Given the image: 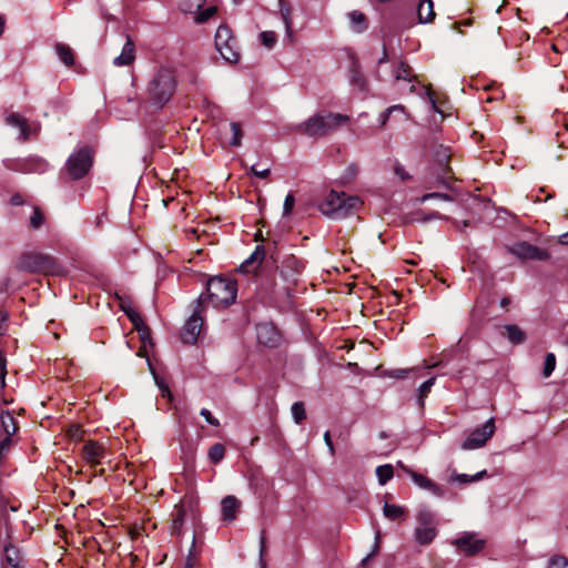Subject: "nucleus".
Segmentation results:
<instances>
[{"mask_svg":"<svg viewBox=\"0 0 568 568\" xmlns=\"http://www.w3.org/2000/svg\"><path fill=\"white\" fill-rule=\"evenodd\" d=\"M175 88L174 70L170 67H160L148 84L146 99L152 105L163 108L172 98Z\"/></svg>","mask_w":568,"mask_h":568,"instance_id":"1","label":"nucleus"},{"mask_svg":"<svg viewBox=\"0 0 568 568\" xmlns=\"http://www.w3.org/2000/svg\"><path fill=\"white\" fill-rule=\"evenodd\" d=\"M349 121V116L333 112H318L298 124L297 131L313 138L325 136Z\"/></svg>","mask_w":568,"mask_h":568,"instance_id":"2","label":"nucleus"},{"mask_svg":"<svg viewBox=\"0 0 568 568\" xmlns=\"http://www.w3.org/2000/svg\"><path fill=\"white\" fill-rule=\"evenodd\" d=\"M206 291L213 307H226L235 302L237 285L234 280L215 276L207 282Z\"/></svg>","mask_w":568,"mask_h":568,"instance_id":"3","label":"nucleus"},{"mask_svg":"<svg viewBox=\"0 0 568 568\" xmlns=\"http://www.w3.org/2000/svg\"><path fill=\"white\" fill-rule=\"evenodd\" d=\"M93 164V152L90 148L83 146L70 154L65 163V171L70 179L80 180L84 178Z\"/></svg>","mask_w":568,"mask_h":568,"instance_id":"4","label":"nucleus"},{"mask_svg":"<svg viewBox=\"0 0 568 568\" xmlns=\"http://www.w3.org/2000/svg\"><path fill=\"white\" fill-rule=\"evenodd\" d=\"M215 49L226 62H239L241 54L237 48V41L229 27L220 26L217 28L215 33Z\"/></svg>","mask_w":568,"mask_h":568,"instance_id":"5","label":"nucleus"},{"mask_svg":"<svg viewBox=\"0 0 568 568\" xmlns=\"http://www.w3.org/2000/svg\"><path fill=\"white\" fill-rule=\"evenodd\" d=\"M417 521L415 540L423 546L429 545L438 532L434 514L428 510H422L417 515Z\"/></svg>","mask_w":568,"mask_h":568,"instance_id":"6","label":"nucleus"},{"mask_svg":"<svg viewBox=\"0 0 568 568\" xmlns=\"http://www.w3.org/2000/svg\"><path fill=\"white\" fill-rule=\"evenodd\" d=\"M495 420L489 418L480 428L474 429L462 444L464 450H474L481 448L493 437L495 433Z\"/></svg>","mask_w":568,"mask_h":568,"instance_id":"7","label":"nucleus"},{"mask_svg":"<svg viewBox=\"0 0 568 568\" xmlns=\"http://www.w3.org/2000/svg\"><path fill=\"white\" fill-rule=\"evenodd\" d=\"M450 151L448 148L439 145L434 152V171L436 174V185H447L452 179V169L449 166Z\"/></svg>","mask_w":568,"mask_h":568,"instance_id":"8","label":"nucleus"},{"mask_svg":"<svg viewBox=\"0 0 568 568\" xmlns=\"http://www.w3.org/2000/svg\"><path fill=\"white\" fill-rule=\"evenodd\" d=\"M4 166L17 172L41 174L49 169V163L44 159L34 155L26 159L6 160Z\"/></svg>","mask_w":568,"mask_h":568,"instance_id":"9","label":"nucleus"},{"mask_svg":"<svg viewBox=\"0 0 568 568\" xmlns=\"http://www.w3.org/2000/svg\"><path fill=\"white\" fill-rule=\"evenodd\" d=\"M304 262L294 254H284L277 266L280 275L288 283H296L297 276L304 271Z\"/></svg>","mask_w":568,"mask_h":568,"instance_id":"10","label":"nucleus"},{"mask_svg":"<svg viewBox=\"0 0 568 568\" xmlns=\"http://www.w3.org/2000/svg\"><path fill=\"white\" fill-rule=\"evenodd\" d=\"M52 264V260L48 255L27 253L21 255L17 262V268L30 273L48 270Z\"/></svg>","mask_w":568,"mask_h":568,"instance_id":"11","label":"nucleus"},{"mask_svg":"<svg viewBox=\"0 0 568 568\" xmlns=\"http://www.w3.org/2000/svg\"><path fill=\"white\" fill-rule=\"evenodd\" d=\"M458 551L473 556L481 551L485 547V540L477 538L475 534L465 532L463 536L452 541Z\"/></svg>","mask_w":568,"mask_h":568,"instance_id":"12","label":"nucleus"},{"mask_svg":"<svg viewBox=\"0 0 568 568\" xmlns=\"http://www.w3.org/2000/svg\"><path fill=\"white\" fill-rule=\"evenodd\" d=\"M343 194L332 190L320 203V211L328 217H342Z\"/></svg>","mask_w":568,"mask_h":568,"instance_id":"13","label":"nucleus"},{"mask_svg":"<svg viewBox=\"0 0 568 568\" xmlns=\"http://www.w3.org/2000/svg\"><path fill=\"white\" fill-rule=\"evenodd\" d=\"M510 253L524 260L544 261L549 258V253L546 250L539 248L527 242H520L510 247Z\"/></svg>","mask_w":568,"mask_h":568,"instance_id":"14","label":"nucleus"},{"mask_svg":"<svg viewBox=\"0 0 568 568\" xmlns=\"http://www.w3.org/2000/svg\"><path fill=\"white\" fill-rule=\"evenodd\" d=\"M6 123L10 126L19 129V140H21L22 142L28 141L32 135H36L39 131L38 125H30L27 119L18 113L8 114L6 116Z\"/></svg>","mask_w":568,"mask_h":568,"instance_id":"15","label":"nucleus"},{"mask_svg":"<svg viewBox=\"0 0 568 568\" xmlns=\"http://www.w3.org/2000/svg\"><path fill=\"white\" fill-rule=\"evenodd\" d=\"M106 457V449L103 444L88 440L82 447V458L92 467L100 465Z\"/></svg>","mask_w":568,"mask_h":568,"instance_id":"16","label":"nucleus"},{"mask_svg":"<svg viewBox=\"0 0 568 568\" xmlns=\"http://www.w3.org/2000/svg\"><path fill=\"white\" fill-rule=\"evenodd\" d=\"M203 325V320L199 315V313L195 311L191 317L186 321L181 338L183 343L185 344H194L197 341V337L200 336L201 329Z\"/></svg>","mask_w":568,"mask_h":568,"instance_id":"17","label":"nucleus"},{"mask_svg":"<svg viewBox=\"0 0 568 568\" xmlns=\"http://www.w3.org/2000/svg\"><path fill=\"white\" fill-rule=\"evenodd\" d=\"M256 337L260 344L268 347L275 346L281 339L277 329L267 323H262L256 326Z\"/></svg>","mask_w":568,"mask_h":568,"instance_id":"18","label":"nucleus"},{"mask_svg":"<svg viewBox=\"0 0 568 568\" xmlns=\"http://www.w3.org/2000/svg\"><path fill=\"white\" fill-rule=\"evenodd\" d=\"M220 132L225 143L232 146H240L242 143V130L239 123L230 122L220 125Z\"/></svg>","mask_w":568,"mask_h":568,"instance_id":"19","label":"nucleus"},{"mask_svg":"<svg viewBox=\"0 0 568 568\" xmlns=\"http://www.w3.org/2000/svg\"><path fill=\"white\" fill-rule=\"evenodd\" d=\"M186 516V497L180 504H176L171 514L170 531L172 535L179 536L182 532L184 519Z\"/></svg>","mask_w":568,"mask_h":568,"instance_id":"20","label":"nucleus"},{"mask_svg":"<svg viewBox=\"0 0 568 568\" xmlns=\"http://www.w3.org/2000/svg\"><path fill=\"white\" fill-rule=\"evenodd\" d=\"M404 470L410 476L412 480L422 489L430 491L433 495L437 497H442L444 495V490L433 480L425 477L422 474H418L414 470L404 468Z\"/></svg>","mask_w":568,"mask_h":568,"instance_id":"21","label":"nucleus"},{"mask_svg":"<svg viewBox=\"0 0 568 568\" xmlns=\"http://www.w3.org/2000/svg\"><path fill=\"white\" fill-rule=\"evenodd\" d=\"M135 60V45L132 41L131 37H126V41L122 48V52L120 55L114 58L113 64L118 67L130 65Z\"/></svg>","mask_w":568,"mask_h":568,"instance_id":"22","label":"nucleus"},{"mask_svg":"<svg viewBox=\"0 0 568 568\" xmlns=\"http://www.w3.org/2000/svg\"><path fill=\"white\" fill-rule=\"evenodd\" d=\"M241 501L232 495L222 499V518L226 521H233L236 518V513L240 509Z\"/></svg>","mask_w":568,"mask_h":568,"instance_id":"23","label":"nucleus"},{"mask_svg":"<svg viewBox=\"0 0 568 568\" xmlns=\"http://www.w3.org/2000/svg\"><path fill=\"white\" fill-rule=\"evenodd\" d=\"M393 77L396 81L404 80L407 82H413L416 79L412 68L402 60L394 62Z\"/></svg>","mask_w":568,"mask_h":568,"instance_id":"24","label":"nucleus"},{"mask_svg":"<svg viewBox=\"0 0 568 568\" xmlns=\"http://www.w3.org/2000/svg\"><path fill=\"white\" fill-rule=\"evenodd\" d=\"M434 3L432 0H419L417 17L420 23H429L435 19Z\"/></svg>","mask_w":568,"mask_h":568,"instance_id":"25","label":"nucleus"},{"mask_svg":"<svg viewBox=\"0 0 568 568\" xmlns=\"http://www.w3.org/2000/svg\"><path fill=\"white\" fill-rule=\"evenodd\" d=\"M505 335L514 345L523 344L526 341V333L515 324L504 326Z\"/></svg>","mask_w":568,"mask_h":568,"instance_id":"26","label":"nucleus"},{"mask_svg":"<svg viewBox=\"0 0 568 568\" xmlns=\"http://www.w3.org/2000/svg\"><path fill=\"white\" fill-rule=\"evenodd\" d=\"M1 428L4 435L12 436L18 430V426L13 415L9 412H3L0 416Z\"/></svg>","mask_w":568,"mask_h":568,"instance_id":"27","label":"nucleus"},{"mask_svg":"<svg viewBox=\"0 0 568 568\" xmlns=\"http://www.w3.org/2000/svg\"><path fill=\"white\" fill-rule=\"evenodd\" d=\"M383 514L389 520H398L405 517L406 509L398 505L385 503Z\"/></svg>","mask_w":568,"mask_h":568,"instance_id":"28","label":"nucleus"},{"mask_svg":"<svg viewBox=\"0 0 568 568\" xmlns=\"http://www.w3.org/2000/svg\"><path fill=\"white\" fill-rule=\"evenodd\" d=\"M55 52L59 59L67 65L72 67L74 64V55L72 49L64 43L55 44Z\"/></svg>","mask_w":568,"mask_h":568,"instance_id":"29","label":"nucleus"},{"mask_svg":"<svg viewBox=\"0 0 568 568\" xmlns=\"http://www.w3.org/2000/svg\"><path fill=\"white\" fill-rule=\"evenodd\" d=\"M343 194V205H342V217L346 216L351 213L352 210H355L356 207L361 206L363 203L356 195H347L345 192H342Z\"/></svg>","mask_w":568,"mask_h":568,"instance_id":"30","label":"nucleus"},{"mask_svg":"<svg viewBox=\"0 0 568 568\" xmlns=\"http://www.w3.org/2000/svg\"><path fill=\"white\" fill-rule=\"evenodd\" d=\"M4 559L7 565L12 568H19L22 561L19 550L12 546L4 548Z\"/></svg>","mask_w":568,"mask_h":568,"instance_id":"31","label":"nucleus"},{"mask_svg":"<svg viewBox=\"0 0 568 568\" xmlns=\"http://www.w3.org/2000/svg\"><path fill=\"white\" fill-rule=\"evenodd\" d=\"M376 476L381 485H385L394 476L393 466L389 464L381 465L376 468Z\"/></svg>","mask_w":568,"mask_h":568,"instance_id":"32","label":"nucleus"},{"mask_svg":"<svg viewBox=\"0 0 568 568\" xmlns=\"http://www.w3.org/2000/svg\"><path fill=\"white\" fill-rule=\"evenodd\" d=\"M486 476V470L478 471L475 475L456 474L452 476L450 481H458L460 484H469L483 479Z\"/></svg>","mask_w":568,"mask_h":568,"instance_id":"33","label":"nucleus"},{"mask_svg":"<svg viewBox=\"0 0 568 568\" xmlns=\"http://www.w3.org/2000/svg\"><path fill=\"white\" fill-rule=\"evenodd\" d=\"M359 173V166L355 163H351L346 166L343 174L339 178L342 184L351 183L356 179Z\"/></svg>","mask_w":568,"mask_h":568,"instance_id":"34","label":"nucleus"},{"mask_svg":"<svg viewBox=\"0 0 568 568\" xmlns=\"http://www.w3.org/2000/svg\"><path fill=\"white\" fill-rule=\"evenodd\" d=\"M351 82L357 85L359 89L364 90L366 87V81L363 74L359 71L358 63L353 62L349 75Z\"/></svg>","mask_w":568,"mask_h":568,"instance_id":"35","label":"nucleus"},{"mask_svg":"<svg viewBox=\"0 0 568 568\" xmlns=\"http://www.w3.org/2000/svg\"><path fill=\"white\" fill-rule=\"evenodd\" d=\"M281 14L283 18V22L285 24L286 37L290 42H293V30H292V19H291V9L284 6H281Z\"/></svg>","mask_w":568,"mask_h":568,"instance_id":"36","label":"nucleus"},{"mask_svg":"<svg viewBox=\"0 0 568 568\" xmlns=\"http://www.w3.org/2000/svg\"><path fill=\"white\" fill-rule=\"evenodd\" d=\"M348 17H349V20L353 24V28L357 31V32H361L363 30L366 29V24H365V14L359 12V11H352L351 13H348Z\"/></svg>","mask_w":568,"mask_h":568,"instance_id":"37","label":"nucleus"},{"mask_svg":"<svg viewBox=\"0 0 568 568\" xmlns=\"http://www.w3.org/2000/svg\"><path fill=\"white\" fill-rule=\"evenodd\" d=\"M121 307L129 317V320L132 322L135 329H138V327L140 328L142 325H145L143 318L141 317L138 311H135L131 306L126 307L122 305Z\"/></svg>","mask_w":568,"mask_h":568,"instance_id":"38","label":"nucleus"},{"mask_svg":"<svg viewBox=\"0 0 568 568\" xmlns=\"http://www.w3.org/2000/svg\"><path fill=\"white\" fill-rule=\"evenodd\" d=\"M225 455V448L222 444H214L209 449V458L212 463H220Z\"/></svg>","mask_w":568,"mask_h":568,"instance_id":"39","label":"nucleus"},{"mask_svg":"<svg viewBox=\"0 0 568 568\" xmlns=\"http://www.w3.org/2000/svg\"><path fill=\"white\" fill-rule=\"evenodd\" d=\"M291 412L296 424H301L306 418L305 407L302 402L294 403L292 405Z\"/></svg>","mask_w":568,"mask_h":568,"instance_id":"40","label":"nucleus"},{"mask_svg":"<svg viewBox=\"0 0 568 568\" xmlns=\"http://www.w3.org/2000/svg\"><path fill=\"white\" fill-rule=\"evenodd\" d=\"M265 256V251H264V247L263 246H256L255 251L252 253V255L250 256V258H247L241 266L240 268L241 270H246L247 265L253 263V262H258L261 263L262 260L264 258Z\"/></svg>","mask_w":568,"mask_h":568,"instance_id":"41","label":"nucleus"},{"mask_svg":"<svg viewBox=\"0 0 568 568\" xmlns=\"http://www.w3.org/2000/svg\"><path fill=\"white\" fill-rule=\"evenodd\" d=\"M555 367H556V356L552 353H548L545 357V363H544V371H542L544 377H549L552 374V372L555 371Z\"/></svg>","mask_w":568,"mask_h":568,"instance_id":"42","label":"nucleus"},{"mask_svg":"<svg viewBox=\"0 0 568 568\" xmlns=\"http://www.w3.org/2000/svg\"><path fill=\"white\" fill-rule=\"evenodd\" d=\"M435 384V377H430L429 379L425 381L418 389L419 393V405L424 406V399L430 392L432 387Z\"/></svg>","mask_w":568,"mask_h":568,"instance_id":"43","label":"nucleus"},{"mask_svg":"<svg viewBox=\"0 0 568 568\" xmlns=\"http://www.w3.org/2000/svg\"><path fill=\"white\" fill-rule=\"evenodd\" d=\"M261 43L271 49L276 42V34L274 31H263L260 33Z\"/></svg>","mask_w":568,"mask_h":568,"instance_id":"44","label":"nucleus"},{"mask_svg":"<svg viewBox=\"0 0 568 568\" xmlns=\"http://www.w3.org/2000/svg\"><path fill=\"white\" fill-rule=\"evenodd\" d=\"M548 568H568V559L564 556H552L548 561Z\"/></svg>","mask_w":568,"mask_h":568,"instance_id":"45","label":"nucleus"},{"mask_svg":"<svg viewBox=\"0 0 568 568\" xmlns=\"http://www.w3.org/2000/svg\"><path fill=\"white\" fill-rule=\"evenodd\" d=\"M44 221V217H43V214L42 212L38 209V207H34L33 209V214L30 219V225L32 229H39L42 223Z\"/></svg>","mask_w":568,"mask_h":568,"instance_id":"46","label":"nucleus"},{"mask_svg":"<svg viewBox=\"0 0 568 568\" xmlns=\"http://www.w3.org/2000/svg\"><path fill=\"white\" fill-rule=\"evenodd\" d=\"M393 112L404 113V106L400 104L389 106L384 113L381 114V123L385 125Z\"/></svg>","mask_w":568,"mask_h":568,"instance_id":"47","label":"nucleus"},{"mask_svg":"<svg viewBox=\"0 0 568 568\" xmlns=\"http://www.w3.org/2000/svg\"><path fill=\"white\" fill-rule=\"evenodd\" d=\"M216 13V8L215 7H209L204 10H202L197 17H196V21L199 23H203L205 21H207L211 17H213L214 14Z\"/></svg>","mask_w":568,"mask_h":568,"instance_id":"48","label":"nucleus"},{"mask_svg":"<svg viewBox=\"0 0 568 568\" xmlns=\"http://www.w3.org/2000/svg\"><path fill=\"white\" fill-rule=\"evenodd\" d=\"M295 204V199L292 193H288L284 200L283 204V215L287 216L292 213Z\"/></svg>","mask_w":568,"mask_h":568,"instance_id":"49","label":"nucleus"},{"mask_svg":"<svg viewBox=\"0 0 568 568\" xmlns=\"http://www.w3.org/2000/svg\"><path fill=\"white\" fill-rule=\"evenodd\" d=\"M430 199H439V200H443V201H453V197L449 196L448 194H444V193H437V192H434V193H428V194H424L422 197H420V202L424 203Z\"/></svg>","mask_w":568,"mask_h":568,"instance_id":"50","label":"nucleus"},{"mask_svg":"<svg viewBox=\"0 0 568 568\" xmlns=\"http://www.w3.org/2000/svg\"><path fill=\"white\" fill-rule=\"evenodd\" d=\"M200 414H201V416H203V417L205 418V420H206L210 425H212V426H214V427L220 426V422H219V419H217V418H215V417L211 414V412H210L207 408H202V409H201V412H200Z\"/></svg>","mask_w":568,"mask_h":568,"instance_id":"51","label":"nucleus"},{"mask_svg":"<svg viewBox=\"0 0 568 568\" xmlns=\"http://www.w3.org/2000/svg\"><path fill=\"white\" fill-rule=\"evenodd\" d=\"M394 173L402 180V181H405V180H408L409 179V174L406 172L405 168L399 164L398 162H395L394 164Z\"/></svg>","mask_w":568,"mask_h":568,"instance_id":"52","label":"nucleus"},{"mask_svg":"<svg viewBox=\"0 0 568 568\" xmlns=\"http://www.w3.org/2000/svg\"><path fill=\"white\" fill-rule=\"evenodd\" d=\"M250 172L252 174H254L255 176H257V178L265 179V178H267L270 175L271 169L270 168H265L263 170H258L256 165H252L251 169H250Z\"/></svg>","mask_w":568,"mask_h":568,"instance_id":"53","label":"nucleus"},{"mask_svg":"<svg viewBox=\"0 0 568 568\" xmlns=\"http://www.w3.org/2000/svg\"><path fill=\"white\" fill-rule=\"evenodd\" d=\"M415 368H410V369H404V368H398V369H393L388 373V375L390 377H394V378H404L406 377L410 372H414Z\"/></svg>","mask_w":568,"mask_h":568,"instance_id":"54","label":"nucleus"},{"mask_svg":"<svg viewBox=\"0 0 568 568\" xmlns=\"http://www.w3.org/2000/svg\"><path fill=\"white\" fill-rule=\"evenodd\" d=\"M264 551H265V537H264V534H263L261 536L260 568H266V561L263 558Z\"/></svg>","mask_w":568,"mask_h":568,"instance_id":"55","label":"nucleus"},{"mask_svg":"<svg viewBox=\"0 0 568 568\" xmlns=\"http://www.w3.org/2000/svg\"><path fill=\"white\" fill-rule=\"evenodd\" d=\"M324 442L331 453L332 456L335 455V447L333 445V442H332V438H331V433L327 430L324 433Z\"/></svg>","mask_w":568,"mask_h":568,"instance_id":"56","label":"nucleus"},{"mask_svg":"<svg viewBox=\"0 0 568 568\" xmlns=\"http://www.w3.org/2000/svg\"><path fill=\"white\" fill-rule=\"evenodd\" d=\"M136 331L143 342L150 338V328L146 325H142L140 328L138 327Z\"/></svg>","mask_w":568,"mask_h":568,"instance_id":"57","label":"nucleus"},{"mask_svg":"<svg viewBox=\"0 0 568 568\" xmlns=\"http://www.w3.org/2000/svg\"><path fill=\"white\" fill-rule=\"evenodd\" d=\"M81 429L78 425H71L68 429V434L72 438H80L81 437Z\"/></svg>","mask_w":568,"mask_h":568,"instance_id":"58","label":"nucleus"},{"mask_svg":"<svg viewBox=\"0 0 568 568\" xmlns=\"http://www.w3.org/2000/svg\"><path fill=\"white\" fill-rule=\"evenodd\" d=\"M426 94H427V97L429 99V102L432 103L433 110L436 111V112H442L439 110V108L437 106V104H436V101L434 99L433 92L429 89H426Z\"/></svg>","mask_w":568,"mask_h":568,"instance_id":"59","label":"nucleus"},{"mask_svg":"<svg viewBox=\"0 0 568 568\" xmlns=\"http://www.w3.org/2000/svg\"><path fill=\"white\" fill-rule=\"evenodd\" d=\"M22 202H23V201H22V197H21V195H19V194L13 195V196L11 197V203H12L13 205H20V204H22Z\"/></svg>","mask_w":568,"mask_h":568,"instance_id":"60","label":"nucleus"},{"mask_svg":"<svg viewBox=\"0 0 568 568\" xmlns=\"http://www.w3.org/2000/svg\"><path fill=\"white\" fill-rule=\"evenodd\" d=\"M387 60H388V55H387L386 49L384 48L383 55L379 58L377 63L381 65V64L387 62Z\"/></svg>","mask_w":568,"mask_h":568,"instance_id":"61","label":"nucleus"},{"mask_svg":"<svg viewBox=\"0 0 568 568\" xmlns=\"http://www.w3.org/2000/svg\"><path fill=\"white\" fill-rule=\"evenodd\" d=\"M4 27H6V20L0 14V37L3 34L4 32Z\"/></svg>","mask_w":568,"mask_h":568,"instance_id":"62","label":"nucleus"},{"mask_svg":"<svg viewBox=\"0 0 568 568\" xmlns=\"http://www.w3.org/2000/svg\"><path fill=\"white\" fill-rule=\"evenodd\" d=\"M509 304H510V298L509 297L501 298V301H500V306L501 307H507Z\"/></svg>","mask_w":568,"mask_h":568,"instance_id":"63","label":"nucleus"},{"mask_svg":"<svg viewBox=\"0 0 568 568\" xmlns=\"http://www.w3.org/2000/svg\"><path fill=\"white\" fill-rule=\"evenodd\" d=\"M560 242L565 245H568V232L560 236Z\"/></svg>","mask_w":568,"mask_h":568,"instance_id":"64","label":"nucleus"}]
</instances>
